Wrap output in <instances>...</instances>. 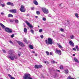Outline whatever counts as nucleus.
<instances>
[{
    "mask_svg": "<svg viewBox=\"0 0 79 79\" xmlns=\"http://www.w3.org/2000/svg\"><path fill=\"white\" fill-rule=\"evenodd\" d=\"M29 47L30 48H31V49H33L34 48V47H33V46L31 44H30L29 45Z\"/></svg>",
    "mask_w": 79,
    "mask_h": 79,
    "instance_id": "4468645a",
    "label": "nucleus"
},
{
    "mask_svg": "<svg viewBox=\"0 0 79 79\" xmlns=\"http://www.w3.org/2000/svg\"><path fill=\"white\" fill-rule=\"evenodd\" d=\"M10 37H11V38H13V37H15V35L14 34H12V35H10Z\"/></svg>",
    "mask_w": 79,
    "mask_h": 79,
    "instance_id": "7c9ffc66",
    "label": "nucleus"
},
{
    "mask_svg": "<svg viewBox=\"0 0 79 79\" xmlns=\"http://www.w3.org/2000/svg\"><path fill=\"white\" fill-rule=\"evenodd\" d=\"M73 56H75V54H73Z\"/></svg>",
    "mask_w": 79,
    "mask_h": 79,
    "instance_id": "052dcab7",
    "label": "nucleus"
},
{
    "mask_svg": "<svg viewBox=\"0 0 79 79\" xmlns=\"http://www.w3.org/2000/svg\"><path fill=\"white\" fill-rule=\"evenodd\" d=\"M31 75L29 73H25L23 77V79H33L31 77Z\"/></svg>",
    "mask_w": 79,
    "mask_h": 79,
    "instance_id": "f03ea898",
    "label": "nucleus"
},
{
    "mask_svg": "<svg viewBox=\"0 0 79 79\" xmlns=\"http://www.w3.org/2000/svg\"><path fill=\"white\" fill-rule=\"evenodd\" d=\"M23 0V1L24 0Z\"/></svg>",
    "mask_w": 79,
    "mask_h": 79,
    "instance_id": "e2e57ef3",
    "label": "nucleus"
},
{
    "mask_svg": "<svg viewBox=\"0 0 79 79\" xmlns=\"http://www.w3.org/2000/svg\"><path fill=\"white\" fill-rule=\"evenodd\" d=\"M57 71H58V72H60V71L59 70H57Z\"/></svg>",
    "mask_w": 79,
    "mask_h": 79,
    "instance_id": "5fc2aeb1",
    "label": "nucleus"
},
{
    "mask_svg": "<svg viewBox=\"0 0 79 79\" xmlns=\"http://www.w3.org/2000/svg\"><path fill=\"white\" fill-rule=\"evenodd\" d=\"M46 53L47 54V56H48L49 55H50V53H49V52H48V51H46Z\"/></svg>",
    "mask_w": 79,
    "mask_h": 79,
    "instance_id": "b1692460",
    "label": "nucleus"
},
{
    "mask_svg": "<svg viewBox=\"0 0 79 79\" xmlns=\"http://www.w3.org/2000/svg\"><path fill=\"white\" fill-rule=\"evenodd\" d=\"M73 50H74L75 51H76V49L75 48H73Z\"/></svg>",
    "mask_w": 79,
    "mask_h": 79,
    "instance_id": "37998d69",
    "label": "nucleus"
},
{
    "mask_svg": "<svg viewBox=\"0 0 79 79\" xmlns=\"http://www.w3.org/2000/svg\"><path fill=\"white\" fill-rule=\"evenodd\" d=\"M35 56H37V54H35Z\"/></svg>",
    "mask_w": 79,
    "mask_h": 79,
    "instance_id": "603ef678",
    "label": "nucleus"
},
{
    "mask_svg": "<svg viewBox=\"0 0 79 79\" xmlns=\"http://www.w3.org/2000/svg\"><path fill=\"white\" fill-rule=\"evenodd\" d=\"M11 2H8L7 3V5H11Z\"/></svg>",
    "mask_w": 79,
    "mask_h": 79,
    "instance_id": "c756f323",
    "label": "nucleus"
},
{
    "mask_svg": "<svg viewBox=\"0 0 79 79\" xmlns=\"http://www.w3.org/2000/svg\"><path fill=\"white\" fill-rule=\"evenodd\" d=\"M18 56H21V54H18Z\"/></svg>",
    "mask_w": 79,
    "mask_h": 79,
    "instance_id": "13d9d810",
    "label": "nucleus"
},
{
    "mask_svg": "<svg viewBox=\"0 0 79 79\" xmlns=\"http://www.w3.org/2000/svg\"><path fill=\"white\" fill-rule=\"evenodd\" d=\"M44 63H47V61H44Z\"/></svg>",
    "mask_w": 79,
    "mask_h": 79,
    "instance_id": "6e6d98bb",
    "label": "nucleus"
},
{
    "mask_svg": "<svg viewBox=\"0 0 79 79\" xmlns=\"http://www.w3.org/2000/svg\"><path fill=\"white\" fill-rule=\"evenodd\" d=\"M59 48H63V47L62 46H61L60 45H59Z\"/></svg>",
    "mask_w": 79,
    "mask_h": 79,
    "instance_id": "58836bf2",
    "label": "nucleus"
},
{
    "mask_svg": "<svg viewBox=\"0 0 79 79\" xmlns=\"http://www.w3.org/2000/svg\"><path fill=\"white\" fill-rule=\"evenodd\" d=\"M61 5H62V3L60 4L59 5V6H61Z\"/></svg>",
    "mask_w": 79,
    "mask_h": 79,
    "instance_id": "4d7b16f0",
    "label": "nucleus"
},
{
    "mask_svg": "<svg viewBox=\"0 0 79 79\" xmlns=\"http://www.w3.org/2000/svg\"><path fill=\"white\" fill-rule=\"evenodd\" d=\"M5 30L6 32H7L8 33H9L10 34H11V33H12V29H11L10 28H9L8 27H6L5 28Z\"/></svg>",
    "mask_w": 79,
    "mask_h": 79,
    "instance_id": "20e7f679",
    "label": "nucleus"
},
{
    "mask_svg": "<svg viewBox=\"0 0 79 79\" xmlns=\"http://www.w3.org/2000/svg\"><path fill=\"white\" fill-rule=\"evenodd\" d=\"M0 25L1 26H2V28H5V26L3 24L1 23H0Z\"/></svg>",
    "mask_w": 79,
    "mask_h": 79,
    "instance_id": "2eb2a0df",
    "label": "nucleus"
},
{
    "mask_svg": "<svg viewBox=\"0 0 79 79\" xmlns=\"http://www.w3.org/2000/svg\"><path fill=\"white\" fill-rule=\"evenodd\" d=\"M23 41H24V42H27V40H26V39H23Z\"/></svg>",
    "mask_w": 79,
    "mask_h": 79,
    "instance_id": "ea45409f",
    "label": "nucleus"
},
{
    "mask_svg": "<svg viewBox=\"0 0 79 79\" xmlns=\"http://www.w3.org/2000/svg\"><path fill=\"white\" fill-rule=\"evenodd\" d=\"M35 18H38L39 17L38 16H35Z\"/></svg>",
    "mask_w": 79,
    "mask_h": 79,
    "instance_id": "3c124183",
    "label": "nucleus"
},
{
    "mask_svg": "<svg viewBox=\"0 0 79 79\" xmlns=\"http://www.w3.org/2000/svg\"><path fill=\"white\" fill-rule=\"evenodd\" d=\"M2 50L4 53H6V51H5V50L3 49Z\"/></svg>",
    "mask_w": 79,
    "mask_h": 79,
    "instance_id": "c9c22d12",
    "label": "nucleus"
},
{
    "mask_svg": "<svg viewBox=\"0 0 79 79\" xmlns=\"http://www.w3.org/2000/svg\"><path fill=\"white\" fill-rule=\"evenodd\" d=\"M43 21H46V19L44 17L43 18Z\"/></svg>",
    "mask_w": 79,
    "mask_h": 79,
    "instance_id": "473e14b6",
    "label": "nucleus"
},
{
    "mask_svg": "<svg viewBox=\"0 0 79 79\" xmlns=\"http://www.w3.org/2000/svg\"><path fill=\"white\" fill-rule=\"evenodd\" d=\"M42 9L44 13H45L46 14L48 13V10L47 9L45 8H42Z\"/></svg>",
    "mask_w": 79,
    "mask_h": 79,
    "instance_id": "423d86ee",
    "label": "nucleus"
},
{
    "mask_svg": "<svg viewBox=\"0 0 79 79\" xmlns=\"http://www.w3.org/2000/svg\"><path fill=\"white\" fill-rule=\"evenodd\" d=\"M75 48H76L77 51H79V47L77 45L75 47Z\"/></svg>",
    "mask_w": 79,
    "mask_h": 79,
    "instance_id": "6ab92c4d",
    "label": "nucleus"
},
{
    "mask_svg": "<svg viewBox=\"0 0 79 79\" xmlns=\"http://www.w3.org/2000/svg\"><path fill=\"white\" fill-rule=\"evenodd\" d=\"M1 6H2V7H4L5 6V4L3 3V4H1Z\"/></svg>",
    "mask_w": 79,
    "mask_h": 79,
    "instance_id": "4be33fe9",
    "label": "nucleus"
},
{
    "mask_svg": "<svg viewBox=\"0 0 79 79\" xmlns=\"http://www.w3.org/2000/svg\"><path fill=\"white\" fill-rule=\"evenodd\" d=\"M53 55V53L52 52H50V55Z\"/></svg>",
    "mask_w": 79,
    "mask_h": 79,
    "instance_id": "c03bdc74",
    "label": "nucleus"
},
{
    "mask_svg": "<svg viewBox=\"0 0 79 79\" xmlns=\"http://www.w3.org/2000/svg\"><path fill=\"white\" fill-rule=\"evenodd\" d=\"M64 72L65 74H68L69 72V71H68V70H66L64 71Z\"/></svg>",
    "mask_w": 79,
    "mask_h": 79,
    "instance_id": "aec40b11",
    "label": "nucleus"
},
{
    "mask_svg": "<svg viewBox=\"0 0 79 79\" xmlns=\"http://www.w3.org/2000/svg\"><path fill=\"white\" fill-rule=\"evenodd\" d=\"M10 12L12 13H16V9H13L9 10Z\"/></svg>",
    "mask_w": 79,
    "mask_h": 79,
    "instance_id": "9b49d317",
    "label": "nucleus"
},
{
    "mask_svg": "<svg viewBox=\"0 0 79 79\" xmlns=\"http://www.w3.org/2000/svg\"><path fill=\"white\" fill-rule=\"evenodd\" d=\"M29 16V14H27V16Z\"/></svg>",
    "mask_w": 79,
    "mask_h": 79,
    "instance_id": "864d4df0",
    "label": "nucleus"
},
{
    "mask_svg": "<svg viewBox=\"0 0 79 79\" xmlns=\"http://www.w3.org/2000/svg\"><path fill=\"white\" fill-rule=\"evenodd\" d=\"M24 32H25V33H26L27 32V29L24 28Z\"/></svg>",
    "mask_w": 79,
    "mask_h": 79,
    "instance_id": "f3484780",
    "label": "nucleus"
},
{
    "mask_svg": "<svg viewBox=\"0 0 79 79\" xmlns=\"http://www.w3.org/2000/svg\"><path fill=\"white\" fill-rule=\"evenodd\" d=\"M74 60L76 61V62H77V63H79V60L76 58H74Z\"/></svg>",
    "mask_w": 79,
    "mask_h": 79,
    "instance_id": "dca6fc26",
    "label": "nucleus"
},
{
    "mask_svg": "<svg viewBox=\"0 0 79 79\" xmlns=\"http://www.w3.org/2000/svg\"><path fill=\"white\" fill-rule=\"evenodd\" d=\"M75 16L76 18H78L79 17V15L77 14V13H76L75 14Z\"/></svg>",
    "mask_w": 79,
    "mask_h": 79,
    "instance_id": "5701e85b",
    "label": "nucleus"
},
{
    "mask_svg": "<svg viewBox=\"0 0 79 79\" xmlns=\"http://www.w3.org/2000/svg\"><path fill=\"white\" fill-rule=\"evenodd\" d=\"M10 79H15V78L14 77H10Z\"/></svg>",
    "mask_w": 79,
    "mask_h": 79,
    "instance_id": "49530a36",
    "label": "nucleus"
},
{
    "mask_svg": "<svg viewBox=\"0 0 79 79\" xmlns=\"http://www.w3.org/2000/svg\"><path fill=\"white\" fill-rule=\"evenodd\" d=\"M11 5V6H14V5L13 4V3L12 2H11L10 3V5Z\"/></svg>",
    "mask_w": 79,
    "mask_h": 79,
    "instance_id": "e433bc0d",
    "label": "nucleus"
},
{
    "mask_svg": "<svg viewBox=\"0 0 79 79\" xmlns=\"http://www.w3.org/2000/svg\"><path fill=\"white\" fill-rule=\"evenodd\" d=\"M31 33H32V34H34V30H33L32 29L31 30Z\"/></svg>",
    "mask_w": 79,
    "mask_h": 79,
    "instance_id": "393cba45",
    "label": "nucleus"
},
{
    "mask_svg": "<svg viewBox=\"0 0 79 79\" xmlns=\"http://www.w3.org/2000/svg\"><path fill=\"white\" fill-rule=\"evenodd\" d=\"M70 39H74V35L70 36Z\"/></svg>",
    "mask_w": 79,
    "mask_h": 79,
    "instance_id": "412c9836",
    "label": "nucleus"
},
{
    "mask_svg": "<svg viewBox=\"0 0 79 79\" xmlns=\"http://www.w3.org/2000/svg\"><path fill=\"white\" fill-rule=\"evenodd\" d=\"M42 67V65H35V69H39V68H41Z\"/></svg>",
    "mask_w": 79,
    "mask_h": 79,
    "instance_id": "6e6552de",
    "label": "nucleus"
},
{
    "mask_svg": "<svg viewBox=\"0 0 79 79\" xmlns=\"http://www.w3.org/2000/svg\"><path fill=\"white\" fill-rule=\"evenodd\" d=\"M9 42H10L11 44H13V43L11 41H9Z\"/></svg>",
    "mask_w": 79,
    "mask_h": 79,
    "instance_id": "a19ab883",
    "label": "nucleus"
},
{
    "mask_svg": "<svg viewBox=\"0 0 79 79\" xmlns=\"http://www.w3.org/2000/svg\"><path fill=\"white\" fill-rule=\"evenodd\" d=\"M20 11L21 12H25V11H26V9H25L24 6L23 5H21V8L20 9Z\"/></svg>",
    "mask_w": 79,
    "mask_h": 79,
    "instance_id": "39448f33",
    "label": "nucleus"
},
{
    "mask_svg": "<svg viewBox=\"0 0 79 79\" xmlns=\"http://www.w3.org/2000/svg\"><path fill=\"white\" fill-rule=\"evenodd\" d=\"M36 13L37 15H40V12L39 11H36Z\"/></svg>",
    "mask_w": 79,
    "mask_h": 79,
    "instance_id": "a878e982",
    "label": "nucleus"
},
{
    "mask_svg": "<svg viewBox=\"0 0 79 79\" xmlns=\"http://www.w3.org/2000/svg\"><path fill=\"white\" fill-rule=\"evenodd\" d=\"M10 22L11 23H13L15 21V20L13 19H11L10 20Z\"/></svg>",
    "mask_w": 79,
    "mask_h": 79,
    "instance_id": "c85d7f7f",
    "label": "nucleus"
},
{
    "mask_svg": "<svg viewBox=\"0 0 79 79\" xmlns=\"http://www.w3.org/2000/svg\"><path fill=\"white\" fill-rule=\"evenodd\" d=\"M61 31V32H64V29H63V28H61L60 29Z\"/></svg>",
    "mask_w": 79,
    "mask_h": 79,
    "instance_id": "2f4dec72",
    "label": "nucleus"
},
{
    "mask_svg": "<svg viewBox=\"0 0 79 79\" xmlns=\"http://www.w3.org/2000/svg\"><path fill=\"white\" fill-rule=\"evenodd\" d=\"M56 53H58L59 55H61V51L58 50V49H56L55 51Z\"/></svg>",
    "mask_w": 79,
    "mask_h": 79,
    "instance_id": "1a4fd4ad",
    "label": "nucleus"
},
{
    "mask_svg": "<svg viewBox=\"0 0 79 79\" xmlns=\"http://www.w3.org/2000/svg\"><path fill=\"white\" fill-rule=\"evenodd\" d=\"M46 44H50V45H52L53 44V39L48 38V40H45Z\"/></svg>",
    "mask_w": 79,
    "mask_h": 79,
    "instance_id": "7ed1b4c3",
    "label": "nucleus"
},
{
    "mask_svg": "<svg viewBox=\"0 0 79 79\" xmlns=\"http://www.w3.org/2000/svg\"><path fill=\"white\" fill-rule=\"evenodd\" d=\"M51 62H52V63H55V61L53 60H52L51 61Z\"/></svg>",
    "mask_w": 79,
    "mask_h": 79,
    "instance_id": "f704fd0d",
    "label": "nucleus"
},
{
    "mask_svg": "<svg viewBox=\"0 0 79 79\" xmlns=\"http://www.w3.org/2000/svg\"><path fill=\"white\" fill-rule=\"evenodd\" d=\"M18 43L19 44V45H20L21 47H24V44L22 42L20 41H18Z\"/></svg>",
    "mask_w": 79,
    "mask_h": 79,
    "instance_id": "9d476101",
    "label": "nucleus"
},
{
    "mask_svg": "<svg viewBox=\"0 0 79 79\" xmlns=\"http://www.w3.org/2000/svg\"><path fill=\"white\" fill-rule=\"evenodd\" d=\"M40 37L41 39H44V36L43 35H41Z\"/></svg>",
    "mask_w": 79,
    "mask_h": 79,
    "instance_id": "4c0bfd02",
    "label": "nucleus"
},
{
    "mask_svg": "<svg viewBox=\"0 0 79 79\" xmlns=\"http://www.w3.org/2000/svg\"><path fill=\"white\" fill-rule=\"evenodd\" d=\"M61 49L63 51V48H61Z\"/></svg>",
    "mask_w": 79,
    "mask_h": 79,
    "instance_id": "bf43d9fd",
    "label": "nucleus"
},
{
    "mask_svg": "<svg viewBox=\"0 0 79 79\" xmlns=\"http://www.w3.org/2000/svg\"><path fill=\"white\" fill-rule=\"evenodd\" d=\"M8 16L9 18H10V17H13V15L11 14H10L8 15Z\"/></svg>",
    "mask_w": 79,
    "mask_h": 79,
    "instance_id": "a211bd4d",
    "label": "nucleus"
},
{
    "mask_svg": "<svg viewBox=\"0 0 79 79\" xmlns=\"http://www.w3.org/2000/svg\"><path fill=\"white\" fill-rule=\"evenodd\" d=\"M8 53L9 54V55H10L11 56H9V57L11 60H14L15 59L16 60V59H18V58L16 56H15V55H14V54L12 53V50H10L8 52Z\"/></svg>",
    "mask_w": 79,
    "mask_h": 79,
    "instance_id": "f257e3e1",
    "label": "nucleus"
},
{
    "mask_svg": "<svg viewBox=\"0 0 79 79\" xmlns=\"http://www.w3.org/2000/svg\"><path fill=\"white\" fill-rule=\"evenodd\" d=\"M26 23L27 24L28 27H29L30 29H33V26H32V25L29 23L28 21H26Z\"/></svg>",
    "mask_w": 79,
    "mask_h": 79,
    "instance_id": "0eeeda50",
    "label": "nucleus"
},
{
    "mask_svg": "<svg viewBox=\"0 0 79 79\" xmlns=\"http://www.w3.org/2000/svg\"><path fill=\"white\" fill-rule=\"evenodd\" d=\"M1 15H4V13L3 12H2L1 13Z\"/></svg>",
    "mask_w": 79,
    "mask_h": 79,
    "instance_id": "09e8293b",
    "label": "nucleus"
},
{
    "mask_svg": "<svg viewBox=\"0 0 79 79\" xmlns=\"http://www.w3.org/2000/svg\"><path fill=\"white\" fill-rule=\"evenodd\" d=\"M31 10H34V8L31 7Z\"/></svg>",
    "mask_w": 79,
    "mask_h": 79,
    "instance_id": "79ce46f5",
    "label": "nucleus"
},
{
    "mask_svg": "<svg viewBox=\"0 0 79 79\" xmlns=\"http://www.w3.org/2000/svg\"><path fill=\"white\" fill-rule=\"evenodd\" d=\"M38 27H40V26H39L38 25Z\"/></svg>",
    "mask_w": 79,
    "mask_h": 79,
    "instance_id": "680f3d73",
    "label": "nucleus"
},
{
    "mask_svg": "<svg viewBox=\"0 0 79 79\" xmlns=\"http://www.w3.org/2000/svg\"><path fill=\"white\" fill-rule=\"evenodd\" d=\"M69 43L70 45H71V46L73 47L74 45V43L72 41H69Z\"/></svg>",
    "mask_w": 79,
    "mask_h": 79,
    "instance_id": "f8f14e48",
    "label": "nucleus"
},
{
    "mask_svg": "<svg viewBox=\"0 0 79 79\" xmlns=\"http://www.w3.org/2000/svg\"><path fill=\"white\" fill-rule=\"evenodd\" d=\"M33 3H34V4H35L36 5H38V2L36 0H34L33 1Z\"/></svg>",
    "mask_w": 79,
    "mask_h": 79,
    "instance_id": "ddd939ff",
    "label": "nucleus"
},
{
    "mask_svg": "<svg viewBox=\"0 0 79 79\" xmlns=\"http://www.w3.org/2000/svg\"><path fill=\"white\" fill-rule=\"evenodd\" d=\"M61 36H62V37H64L65 36H64L62 34H61Z\"/></svg>",
    "mask_w": 79,
    "mask_h": 79,
    "instance_id": "de8ad7c7",
    "label": "nucleus"
},
{
    "mask_svg": "<svg viewBox=\"0 0 79 79\" xmlns=\"http://www.w3.org/2000/svg\"><path fill=\"white\" fill-rule=\"evenodd\" d=\"M32 52L33 53H35L34 51H32Z\"/></svg>",
    "mask_w": 79,
    "mask_h": 79,
    "instance_id": "8fccbe9b",
    "label": "nucleus"
},
{
    "mask_svg": "<svg viewBox=\"0 0 79 79\" xmlns=\"http://www.w3.org/2000/svg\"><path fill=\"white\" fill-rule=\"evenodd\" d=\"M60 68L61 69H63V66L62 65L60 66Z\"/></svg>",
    "mask_w": 79,
    "mask_h": 79,
    "instance_id": "cd10ccee",
    "label": "nucleus"
},
{
    "mask_svg": "<svg viewBox=\"0 0 79 79\" xmlns=\"http://www.w3.org/2000/svg\"><path fill=\"white\" fill-rule=\"evenodd\" d=\"M8 76H9V77H11V76L10 75V74H8Z\"/></svg>",
    "mask_w": 79,
    "mask_h": 79,
    "instance_id": "a18cd8bd",
    "label": "nucleus"
},
{
    "mask_svg": "<svg viewBox=\"0 0 79 79\" xmlns=\"http://www.w3.org/2000/svg\"><path fill=\"white\" fill-rule=\"evenodd\" d=\"M15 23H19V21H18V20L16 19L15 20Z\"/></svg>",
    "mask_w": 79,
    "mask_h": 79,
    "instance_id": "bb28decb",
    "label": "nucleus"
},
{
    "mask_svg": "<svg viewBox=\"0 0 79 79\" xmlns=\"http://www.w3.org/2000/svg\"><path fill=\"white\" fill-rule=\"evenodd\" d=\"M39 32H42V29H40L39 30Z\"/></svg>",
    "mask_w": 79,
    "mask_h": 79,
    "instance_id": "72a5a7b5",
    "label": "nucleus"
}]
</instances>
